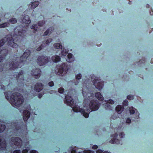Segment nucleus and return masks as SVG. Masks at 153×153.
<instances>
[{
	"instance_id": "obj_6",
	"label": "nucleus",
	"mask_w": 153,
	"mask_h": 153,
	"mask_svg": "<svg viewBox=\"0 0 153 153\" xmlns=\"http://www.w3.org/2000/svg\"><path fill=\"white\" fill-rule=\"evenodd\" d=\"M118 136V134L117 133L111 135V137H113V138L109 141V143L111 144L116 143L117 144H122L121 139L125 136L124 133L122 132L119 134V137L120 139H117Z\"/></svg>"
},
{
	"instance_id": "obj_60",
	"label": "nucleus",
	"mask_w": 153,
	"mask_h": 153,
	"mask_svg": "<svg viewBox=\"0 0 153 153\" xmlns=\"http://www.w3.org/2000/svg\"><path fill=\"white\" fill-rule=\"evenodd\" d=\"M78 153H82L81 152H78Z\"/></svg>"
},
{
	"instance_id": "obj_20",
	"label": "nucleus",
	"mask_w": 153,
	"mask_h": 153,
	"mask_svg": "<svg viewBox=\"0 0 153 153\" xmlns=\"http://www.w3.org/2000/svg\"><path fill=\"white\" fill-rule=\"evenodd\" d=\"M51 59L55 63L59 62L61 59L60 56L57 55L52 56L51 58Z\"/></svg>"
},
{
	"instance_id": "obj_57",
	"label": "nucleus",
	"mask_w": 153,
	"mask_h": 153,
	"mask_svg": "<svg viewBox=\"0 0 153 153\" xmlns=\"http://www.w3.org/2000/svg\"><path fill=\"white\" fill-rule=\"evenodd\" d=\"M107 106L108 108H109L110 109H111V107L110 105H108Z\"/></svg>"
},
{
	"instance_id": "obj_62",
	"label": "nucleus",
	"mask_w": 153,
	"mask_h": 153,
	"mask_svg": "<svg viewBox=\"0 0 153 153\" xmlns=\"http://www.w3.org/2000/svg\"><path fill=\"white\" fill-rule=\"evenodd\" d=\"M1 21V19H0V22Z\"/></svg>"
},
{
	"instance_id": "obj_26",
	"label": "nucleus",
	"mask_w": 153,
	"mask_h": 153,
	"mask_svg": "<svg viewBox=\"0 0 153 153\" xmlns=\"http://www.w3.org/2000/svg\"><path fill=\"white\" fill-rule=\"evenodd\" d=\"M54 47L57 49H62V46L61 44L56 43L54 44Z\"/></svg>"
},
{
	"instance_id": "obj_12",
	"label": "nucleus",
	"mask_w": 153,
	"mask_h": 153,
	"mask_svg": "<svg viewBox=\"0 0 153 153\" xmlns=\"http://www.w3.org/2000/svg\"><path fill=\"white\" fill-rule=\"evenodd\" d=\"M11 141L14 145L17 146L19 148H20L22 146V141L19 137H13L11 138Z\"/></svg>"
},
{
	"instance_id": "obj_31",
	"label": "nucleus",
	"mask_w": 153,
	"mask_h": 153,
	"mask_svg": "<svg viewBox=\"0 0 153 153\" xmlns=\"http://www.w3.org/2000/svg\"><path fill=\"white\" fill-rule=\"evenodd\" d=\"M5 43V40L4 39H2L0 40V48L4 45Z\"/></svg>"
},
{
	"instance_id": "obj_24",
	"label": "nucleus",
	"mask_w": 153,
	"mask_h": 153,
	"mask_svg": "<svg viewBox=\"0 0 153 153\" xmlns=\"http://www.w3.org/2000/svg\"><path fill=\"white\" fill-rule=\"evenodd\" d=\"M6 127L5 125L2 123L1 120H0V133L3 132L5 129Z\"/></svg>"
},
{
	"instance_id": "obj_16",
	"label": "nucleus",
	"mask_w": 153,
	"mask_h": 153,
	"mask_svg": "<svg viewBox=\"0 0 153 153\" xmlns=\"http://www.w3.org/2000/svg\"><path fill=\"white\" fill-rule=\"evenodd\" d=\"M30 113L27 110H24L23 113V117L24 120L26 122L30 116Z\"/></svg>"
},
{
	"instance_id": "obj_10",
	"label": "nucleus",
	"mask_w": 153,
	"mask_h": 153,
	"mask_svg": "<svg viewBox=\"0 0 153 153\" xmlns=\"http://www.w3.org/2000/svg\"><path fill=\"white\" fill-rule=\"evenodd\" d=\"M13 76L18 82H22L24 80V72L22 70L20 71L19 73H17L14 74Z\"/></svg>"
},
{
	"instance_id": "obj_3",
	"label": "nucleus",
	"mask_w": 153,
	"mask_h": 153,
	"mask_svg": "<svg viewBox=\"0 0 153 153\" xmlns=\"http://www.w3.org/2000/svg\"><path fill=\"white\" fill-rule=\"evenodd\" d=\"M30 53V51L29 50L27 49L24 52L23 55L20 57L19 61L16 62L11 61L9 62V67L11 70L21 68L22 65L26 61L28 56Z\"/></svg>"
},
{
	"instance_id": "obj_21",
	"label": "nucleus",
	"mask_w": 153,
	"mask_h": 153,
	"mask_svg": "<svg viewBox=\"0 0 153 153\" xmlns=\"http://www.w3.org/2000/svg\"><path fill=\"white\" fill-rule=\"evenodd\" d=\"M53 30V29L51 27H49L48 29L43 34V36H46L52 33Z\"/></svg>"
},
{
	"instance_id": "obj_50",
	"label": "nucleus",
	"mask_w": 153,
	"mask_h": 153,
	"mask_svg": "<svg viewBox=\"0 0 153 153\" xmlns=\"http://www.w3.org/2000/svg\"><path fill=\"white\" fill-rule=\"evenodd\" d=\"M42 95L41 94H39L38 95V97L39 98H41L42 97Z\"/></svg>"
},
{
	"instance_id": "obj_42",
	"label": "nucleus",
	"mask_w": 153,
	"mask_h": 153,
	"mask_svg": "<svg viewBox=\"0 0 153 153\" xmlns=\"http://www.w3.org/2000/svg\"><path fill=\"white\" fill-rule=\"evenodd\" d=\"M107 102L110 104H113L114 103V101L110 99L109 100H108Z\"/></svg>"
},
{
	"instance_id": "obj_28",
	"label": "nucleus",
	"mask_w": 153,
	"mask_h": 153,
	"mask_svg": "<svg viewBox=\"0 0 153 153\" xmlns=\"http://www.w3.org/2000/svg\"><path fill=\"white\" fill-rule=\"evenodd\" d=\"M9 22L11 24H15L17 22V20L15 18H12L9 20Z\"/></svg>"
},
{
	"instance_id": "obj_25",
	"label": "nucleus",
	"mask_w": 153,
	"mask_h": 153,
	"mask_svg": "<svg viewBox=\"0 0 153 153\" xmlns=\"http://www.w3.org/2000/svg\"><path fill=\"white\" fill-rule=\"evenodd\" d=\"M39 1H36L32 3L31 6V9H34L39 4Z\"/></svg>"
},
{
	"instance_id": "obj_44",
	"label": "nucleus",
	"mask_w": 153,
	"mask_h": 153,
	"mask_svg": "<svg viewBox=\"0 0 153 153\" xmlns=\"http://www.w3.org/2000/svg\"><path fill=\"white\" fill-rule=\"evenodd\" d=\"M84 152L85 153H94L93 151H91L90 150H88V151L84 150Z\"/></svg>"
},
{
	"instance_id": "obj_41",
	"label": "nucleus",
	"mask_w": 153,
	"mask_h": 153,
	"mask_svg": "<svg viewBox=\"0 0 153 153\" xmlns=\"http://www.w3.org/2000/svg\"><path fill=\"white\" fill-rule=\"evenodd\" d=\"M48 85L50 87H52V86H53V85H54V83L53 81H51L49 82L48 83Z\"/></svg>"
},
{
	"instance_id": "obj_15",
	"label": "nucleus",
	"mask_w": 153,
	"mask_h": 153,
	"mask_svg": "<svg viewBox=\"0 0 153 153\" xmlns=\"http://www.w3.org/2000/svg\"><path fill=\"white\" fill-rule=\"evenodd\" d=\"M43 85L41 83H37L35 85L34 90L36 91L39 92L43 88Z\"/></svg>"
},
{
	"instance_id": "obj_27",
	"label": "nucleus",
	"mask_w": 153,
	"mask_h": 153,
	"mask_svg": "<svg viewBox=\"0 0 153 153\" xmlns=\"http://www.w3.org/2000/svg\"><path fill=\"white\" fill-rule=\"evenodd\" d=\"M52 41V39L49 38L46 40L45 42L43 44V45H44L45 46H46L48 45L50 42H51Z\"/></svg>"
},
{
	"instance_id": "obj_40",
	"label": "nucleus",
	"mask_w": 153,
	"mask_h": 153,
	"mask_svg": "<svg viewBox=\"0 0 153 153\" xmlns=\"http://www.w3.org/2000/svg\"><path fill=\"white\" fill-rule=\"evenodd\" d=\"M68 53V51H66L64 53V51L63 50L61 52L63 56H65Z\"/></svg>"
},
{
	"instance_id": "obj_37",
	"label": "nucleus",
	"mask_w": 153,
	"mask_h": 153,
	"mask_svg": "<svg viewBox=\"0 0 153 153\" xmlns=\"http://www.w3.org/2000/svg\"><path fill=\"white\" fill-rule=\"evenodd\" d=\"M64 89L62 88H60L58 89V91L59 93L62 94L64 91Z\"/></svg>"
},
{
	"instance_id": "obj_7",
	"label": "nucleus",
	"mask_w": 153,
	"mask_h": 153,
	"mask_svg": "<svg viewBox=\"0 0 153 153\" xmlns=\"http://www.w3.org/2000/svg\"><path fill=\"white\" fill-rule=\"evenodd\" d=\"M36 61L37 64L40 66H44L49 62V58L48 56H40L38 57Z\"/></svg>"
},
{
	"instance_id": "obj_48",
	"label": "nucleus",
	"mask_w": 153,
	"mask_h": 153,
	"mask_svg": "<svg viewBox=\"0 0 153 153\" xmlns=\"http://www.w3.org/2000/svg\"><path fill=\"white\" fill-rule=\"evenodd\" d=\"M30 153H38V152L34 150H33L30 151Z\"/></svg>"
},
{
	"instance_id": "obj_14",
	"label": "nucleus",
	"mask_w": 153,
	"mask_h": 153,
	"mask_svg": "<svg viewBox=\"0 0 153 153\" xmlns=\"http://www.w3.org/2000/svg\"><path fill=\"white\" fill-rule=\"evenodd\" d=\"M8 53V51L6 49H4L0 51V63H1L3 62Z\"/></svg>"
},
{
	"instance_id": "obj_33",
	"label": "nucleus",
	"mask_w": 153,
	"mask_h": 153,
	"mask_svg": "<svg viewBox=\"0 0 153 153\" xmlns=\"http://www.w3.org/2000/svg\"><path fill=\"white\" fill-rule=\"evenodd\" d=\"M130 113L131 114H133L135 113L134 108L133 107L130 108Z\"/></svg>"
},
{
	"instance_id": "obj_59",
	"label": "nucleus",
	"mask_w": 153,
	"mask_h": 153,
	"mask_svg": "<svg viewBox=\"0 0 153 153\" xmlns=\"http://www.w3.org/2000/svg\"><path fill=\"white\" fill-rule=\"evenodd\" d=\"M151 30L152 31L153 30V29L152 28L151 29Z\"/></svg>"
},
{
	"instance_id": "obj_22",
	"label": "nucleus",
	"mask_w": 153,
	"mask_h": 153,
	"mask_svg": "<svg viewBox=\"0 0 153 153\" xmlns=\"http://www.w3.org/2000/svg\"><path fill=\"white\" fill-rule=\"evenodd\" d=\"M95 96L99 100L102 101L104 99L103 97L100 93L97 92L95 93Z\"/></svg>"
},
{
	"instance_id": "obj_13",
	"label": "nucleus",
	"mask_w": 153,
	"mask_h": 153,
	"mask_svg": "<svg viewBox=\"0 0 153 153\" xmlns=\"http://www.w3.org/2000/svg\"><path fill=\"white\" fill-rule=\"evenodd\" d=\"M31 74L35 78L39 79L41 75L42 71L39 68H36L33 69L31 72Z\"/></svg>"
},
{
	"instance_id": "obj_5",
	"label": "nucleus",
	"mask_w": 153,
	"mask_h": 153,
	"mask_svg": "<svg viewBox=\"0 0 153 153\" xmlns=\"http://www.w3.org/2000/svg\"><path fill=\"white\" fill-rule=\"evenodd\" d=\"M84 92L82 91V94L84 96V103L85 105L87 106H88L91 111H95L98 109L100 105L97 101H95L94 100L91 98V97L84 95Z\"/></svg>"
},
{
	"instance_id": "obj_32",
	"label": "nucleus",
	"mask_w": 153,
	"mask_h": 153,
	"mask_svg": "<svg viewBox=\"0 0 153 153\" xmlns=\"http://www.w3.org/2000/svg\"><path fill=\"white\" fill-rule=\"evenodd\" d=\"M127 99L129 100H133L134 98V96L133 95H129L127 96Z\"/></svg>"
},
{
	"instance_id": "obj_52",
	"label": "nucleus",
	"mask_w": 153,
	"mask_h": 153,
	"mask_svg": "<svg viewBox=\"0 0 153 153\" xmlns=\"http://www.w3.org/2000/svg\"><path fill=\"white\" fill-rule=\"evenodd\" d=\"M151 11L150 12V14L151 15H153V11L152 10V8H151Z\"/></svg>"
},
{
	"instance_id": "obj_11",
	"label": "nucleus",
	"mask_w": 153,
	"mask_h": 153,
	"mask_svg": "<svg viewBox=\"0 0 153 153\" xmlns=\"http://www.w3.org/2000/svg\"><path fill=\"white\" fill-rule=\"evenodd\" d=\"M128 102L127 100H124L123 102V106L121 105H118L115 108L116 111L118 114H121L124 109V106H127L128 105Z\"/></svg>"
},
{
	"instance_id": "obj_47",
	"label": "nucleus",
	"mask_w": 153,
	"mask_h": 153,
	"mask_svg": "<svg viewBox=\"0 0 153 153\" xmlns=\"http://www.w3.org/2000/svg\"><path fill=\"white\" fill-rule=\"evenodd\" d=\"M98 147L97 145H94L92 146V148L94 149H97Z\"/></svg>"
},
{
	"instance_id": "obj_43",
	"label": "nucleus",
	"mask_w": 153,
	"mask_h": 153,
	"mask_svg": "<svg viewBox=\"0 0 153 153\" xmlns=\"http://www.w3.org/2000/svg\"><path fill=\"white\" fill-rule=\"evenodd\" d=\"M146 62V61H145V58H143V59H142L141 60H140L139 62L140 63L141 62H142V63H143V64H144L145 63V62Z\"/></svg>"
},
{
	"instance_id": "obj_61",
	"label": "nucleus",
	"mask_w": 153,
	"mask_h": 153,
	"mask_svg": "<svg viewBox=\"0 0 153 153\" xmlns=\"http://www.w3.org/2000/svg\"><path fill=\"white\" fill-rule=\"evenodd\" d=\"M102 45V44H101V43H100V45Z\"/></svg>"
},
{
	"instance_id": "obj_38",
	"label": "nucleus",
	"mask_w": 153,
	"mask_h": 153,
	"mask_svg": "<svg viewBox=\"0 0 153 153\" xmlns=\"http://www.w3.org/2000/svg\"><path fill=\"white\" fill-rule=\"evenodd\" d=\"M4 65L2 64H0V73L2 72L4 69Z\"/></svg>"
},
{
	"instance_id": "obj_30",
	"label": "nucleus",
	"mask_w": 153,
	"mask_h": 153,
	"mask_svg": "<svg viewBox=\"0 0 153 153\" xmlns=\"http://www.w3.org/2000/svg\"><path fill=\"white\" fill-rule=\"evenodd\" d=\"M31 28L32 29L36 31H37L38 30V27L36 24L32 25L31 26Z\"/></svg>"
},
{
	"instance_id": "obj_1",
	"label": "nucleus",
	"mask_w": 153,
	"mask_h": 153,
	"mask_svg": "<svg viewBox=\"0 0 153 153\" xmlns=\"http://www.w3.org/2000/svg\"><path fill=\"white\" fill-rule=\"evenodd\" d=\"M14 30L15 34L13 37H7L6 42L9 46L13 48H16L18 47V44L20 43L23 39L26 36L27 31L23 29L20 30L18 27L15 28Z\"/></svg>"
},
{
	"instance_id": "obj_34",
	"label": "nucleus",
	"mask_w": 153,
	"mask_h": 153,
	"mask_svg": "<svg viewBox=\"0 0 153 153\" xmlns=\"http://www.w3.org/2000/svg\"><path fill=\"white\" fill-rule=\"evenodd\" d=\"M45 23V22L43 21H40L38 22V25L39 26H42Z\"/></svg>"
},
{
	"instance_id": "obj_58",
	"label": "nucleus",
	"mask_w": 153,
	"mask_h": 153,
	"mask_svg": "<svg viewBox=\"0 0 153 153\" xmlns=\"http://www.w3.org/2000/svg\"><path fill=\"white\" fill-rule=\"evenodd\" d=\"M153 59H152L151 61V63H152V62Z\"/></svg>"
},
{
	"instance_id": "obj_9",
	"label": "nucleus",
	"mask_w": 153,
	"mask_h": 153,
	"mask_svg": "<svg viewBox=\"0 0 153 153\" xmlns=\"http://www.w3.org/2000/svg\"><path fill=\"white\" fill-rule=\"evenodd\" d=\"M93 82L95 88L99 90H101L104 85V82L101 81L99 78L96 79V77H95Z\"/></svg>"
},
{
	"instance_id": "obj_49",
	"label": "nucleus",
	"mask_w": 153,
	"mask_h": 153,
	"mask_svg": "<svg viewBox=\"0 0 153 153\" xmlns=\"http://www.w3.org/2000/svg\"><path fill=\"white\" fill-rule=\"evenodd\" d=\"M103 151L101 149H98L96 151V153H102Z\"/></svg>"
},
{
	"instance_id": "obj_45",
	"label": "nucleus",
	"mask_w": 153,
	"mask_h": 153,
	"mask_svg": "<svg viewBox=\"0 0 153 153\" xmlns=\"http://www.w3.org/2000/svg\"><path fill=\"white\" fill-rule=\"evenodd\" d=\"M13 153H21V151L20 150H16L13 151Z\"/></svg>"
},
{
	"instance_id": "obj_18",
	"label": "nucleus",
	"mask_w": 153,
	"mask_h": 153,
	"mask_svg": "<svg viewBox=\"0 0 153 153\" xmlns=\"http://www.w3.org/2000/svg\"><path fill=\"white\" fill-rule=\"evenodd\" d=\"M7 147V143L5 140H2L0 138V150H4Z\"/></svg>"
},
{
	"instance_id": "obj_54",
	"label": "nucleus",
	"mask_w": 153,
	"mask_h": 153,
	"mask_svg": "<svg viewBox=\"0 0 153 153\" xmlns=\"http://www.w3.org/2000/svg\"><path fill=\"white\" fill-rule=\"evenodd\" d=\"M140 118L139 115V114H138V115H137L135 117V118L138 119Z\"/></svg>"
},
{
	"instance_id": "obj_17",
	"label": "nucleus",
	"mask_w": 153,
	"mask_h": 153,
	"mask_svg": "<svg viewBox=\"0 0 153 153\" xmlns=\"http://www.w3.org/2000/svg\"><path fill=\"white\" fill-rule=\"evenodd\" d=\"M12 126L16 130H20L21 131L22 130V126L20 124L18 123L17 122H12Z\"/></svg>"
},
{
	"instance_id": "obj_19",
	"label": "nucleus",
	"mask_w": 153,
	"mask_h": 153,
	"mask_svg": "<svg viewBox=\"0 0 153 153\" xmlns=\"http://www.w3.org/2000/svg\"><path fill=\"white\" fill-rule=\"evenodd\" d=\"M22 21L23 23L27 24H29L31 22L29 17L28 15L25 16L23 18Z\"/></svg>"
},
{
	"instance_id": "obj_8",
	"label": "nucleus",
	"mask_w": 153,
	"mask_h": 153,
	"mask_svg": "<svg viewBox=\"0 0 153 153\" xmlns=\"http://www.w3.org/2000/svg\"><path fill=\"white\" fill-rule=\"evenodd\" d=\"M57 68H58V72L62 75V74H66L67 73L69 66L66 63H64L59 66H57Z\"/></svg>"
},
{
	"instance_id": "obj_55",
	"label": "nucleus",
	"mask_w": 153,
	"mask_h": 153,
	"mask_svg": "<svg viewBox=\"0 0 153 153\" xmlns=\"http://www.w3.org/2000/svg\"><path fill=\"white\" fill-rule=\"evenodd\" d=\"M79 82V81H77V82H75V84L76 85H77L78 84Z\"/></svg>"
},
{
	"instance_id": "obj_2",
	"label": "nucleus",
	"mask_w": 153,
	"mask_h": 153,
	"mask_svg": "<svg viewBox=\"0 0 153 153\" xmlns=\"http://www.w3.org/2000/svg\"><path fill=\"white\" fill-rule=\"evenodd\" d=\"M9 91L4 93L5 98L13 106L19 107L24 102L23 96L18 92L13 93L11 94H9Z\"/></svg>"
},
{
	"instance_id": "obj_29",
	"label": "nucleus",
	"mask_w": 153,
	"mask_h": 153,
	"mask_svg": "<svg viewBox=\"0 0 153 153\" xmlns=\"http://www.w3.org/2000/svg\"><path fill=\"white\" fill-rule=\"evenodd\" d=\"M9 23L7 22H5L1 24H0V28H5L8 27Z\"/></svg>"
},
{
	"instance_id": "obj_36",
	"label": "nucleus",
	"mask_w": 153,
	"mask_h": 153,
	"mask_svg": "<svg viewBox=\"0 0 153 153\" xmlns=\"http://www.w3.org/2000/svg\"><path fill=\"white\" fill-rule=\"evenodd\" d=\"M45 46L43 45V44H42L40 46L38 47L36 49V51H41L42 49Z\"/></svg>"
},
{
	"instance_id": "obj_56",
	"label": "nucleus",
	"mask_w": 153,
	"mask_h": 153,
	"mask_svg": "<svg viewBox=\"0 0 153 153\" xmlns=\"http://www.w3.org/2000/svg\"><path fill=\"white\" fill-rule=\"evenodd\" d=\"M150 6L149 4H146V7L147 8H150Z\"/></svg>"
},
{
	"instance_id": "obj_23",
	"label": "nucleus",
	"mask_w": 153,
	"mask_h": 153,
	"mask_svg": "<svg viewBox=\"0 0 153 153\" xmlns=\"http://www.w3.org/2000/svg\"><path fill=\"white\" fill-rule=\"evenodd\" d=\"M68 59L67 61L69 62H72L74 61V58H73V55L71 53H69L68 54Z\"/></svg>"
},
{
	"instance_id": "obj_35",
	"label": "nucleus",
	"mask_w": 153,
	"mask_h": 153,
	"mask_svg": "<svg viewBox=\"0 0 153 153\" xmlns=\"http://www.w3.org/2000/svg\"><path fill=\"white\" fill-rule=\"evenodd\" d=\"M82 75L81 74H78L76 76V79L79 80L81 79Z\"/></svg>"
},
{
	"instance_id": "obj_39",
	"label": "nucleus",
	"mask_w": 153,
	"mask_h": 153,
	"mask_svg": "<svg viewBox=\"0 0 153 153\" xmlns=\"http://www.w3.org/2000/svg\"><path fill=\"white\" fill-rule=\"evenodd\" d=\"M29 150V148L24 149L22 150V153H27Z\"/></svg>"
},
{
	"instance_id": "obj_51",
	"label": "nucleus",
	"mask_w": 153,
	"mask_h": 153,
	"mask_svg": "<svg viewBox=\"0 0 153 153\" xmlns=\"http://www.w3.org/2000/svg\"><path fill=\"white\" fill-rule=\"evenodd\" d=\"M1 88L4 90H5V86L3 85H1Z\"/></svg>"
},
{
	"instance_id": "obj_46",
	"label": "nucleus",
	"mask_w": 153,
	"mask_h": 153,
	"mask_svg": "<svg viewBox=\"0 0 153 153\" xmlns=\"http://www.w3.org/2000/svg\"><path fill=\"white\" fill-rule=\"evenodd\" d=\"M131 120L130 118H128L126 120V123H129L131 122Z\"/></svg>"
},
{
	"instance_id": "obj_53",
	"label": "nucleus",
	"mask_w": 153,
	"mask_h": 153,
	"mask_svg": "<svg viewBox=\"0 0 153 153\" xmlns=\"http://www.w3.org/2000/svg\"><path fill=\"white\" fill-rule=\"evenodd\" d=\"M71 153H76V151L75 150H73L71 152Z\"/></svg>"
},
{
	"instance_id": "obj_4",
	"label": "nucleus",
	"mask_w": 153,
	"mask_h": 153,
	"mask_svg": "<svg viewBox=\"0 0 153 153\" xmlns=\"http://www.w3.org/2000/svg\"><path fill=\"white\" fill-rule=\"evenodd\" d=\"M64 103L72 108L73 111L74 112H80L82 114L83 116L86 118H87L89 116V114L85 112L84 109L80 108V107L76 105H74V101L72 97L67 95L65 96Z\"/></svg>"
}]
</instances>
